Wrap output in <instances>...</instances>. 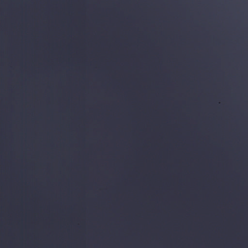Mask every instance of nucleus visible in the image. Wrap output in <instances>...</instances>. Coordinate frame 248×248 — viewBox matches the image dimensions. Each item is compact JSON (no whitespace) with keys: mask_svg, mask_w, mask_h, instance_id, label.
<instances>
[{"mask_svg":"<svg viewBox=\"0 0 248 248\" xmlns=\"http://www.w3.org/2000/svg\"><path fill=\"white\" fill-rule=\"evenodd\" d=\"M121 15H122V17H123V16H124V12H122L121 13Z\"/></svg>","mask_w":248,"mask_h":248,"instance_id":"7","label":"nucleus"},{"mask_svg":"<svg viewBox=\"0 0 248 248\" xmlns=\"http://www.w3.org/2000/svg\"><path fill=\"white\" fill-rule=\"evenodd\" d=\"M86 63L87 65H88L90 66L91 67H94L96 66V65H97V61L94 58H93V60L92 61H91L90 62H86Z\"/></svg>","mask_w":248,"mask_h":248,"instance_id":"4","label":"nucleus"},{"mask_svg":"<svg viewBox=\"0 0 248 248\" xmlns=\"http://www.w3.org/2000/svg\"><path fill=\"white\" fill-rule=\"evenodd\" d=\"M144 62H147L146 60H144Z\"/></svg>","mask_w":248,"mask_h":248,"instance_id":"9","label":"nucleus"},{"mask_svg":"<svg viewBox=\"0 0 248 248\" xmlns=\"http://www.w3.org/2000/svg\"><path fill=\"white\" fill-rule=\"evenodd\" d=\"M119 62L121 66L127 67L130 64V62L124 55H122L119 59Z\"/></svg>","mask_w":248,"mask_h":248,"instance_id":"3","label":"nucleus"},{"mask_svg":"<svg viewBox=\"0 0 248 248\" xmlns=\"http://www.w3.org/2000/svg\"><path fill=\"white\" fill-rule=\"evenodd\" d=\"M100 79L105 83V176H108V78Z\"/></svg>","mask_w":248,"mask_h":248,"instance_id":"1","label":"nucleus"},{"mask_svg":"<svg viewBox=\"0 0 248 248\" xmlns=\"http://www.w3.org/2000/svg\"><path fill=\"white\" fill-rule=\"evenodd\" d=\"M159 62H156V64H159Z\"/></svg>","mask_w":248,"mask_h":248,"instance_id":"8","label":"nucleus"},{"mask_svg":"<svg viewBox=\"0 0 248 248\" xmlns=\"http://www.w3.org/2000/svg\"><path fill=\"white\" fill-rule=\"evenodd\" d=\"M110 12V11H109V12ZM110 31H109V36H110ZM110 42V41H109V42ZM109 45H110V44H109ZM110 46V45H109V46ZM110 53L109 52V54H110ZM110 64V58L109 57V64ZM113 78V77H111V75H110V70H109V78Z\"/></svg>","mask_w":248,"mask_h":248,"instance_id":"5","label":"nucleus"},{"mask_svg":"<svg viewBox=\"0 0 248 248\" xmlns=\"http://www.w3.org/2000/svg\"><path fill=\"white\" fill-rule=\"evenodd\" d=\"M117 78H109V88H110V84L112 83V82L113 81V79H116Z\"/></svg>","mask_w":248,"mask_h":248,"instance_id":"6","label":"nucleus"},{"mask_svg":"<svg viewBox=\"0 0 248 248\" xmlns=\"http://www.w3.org/2000/svg\"><path fill=\"white\" fill-rule=\"evenodd\" d=\"M103 78H108V0H105V74Z\"/></svg>","mask_w":248,"mask_h":248,"instance_id":"2","label":"nucleus"}]
</instances>
